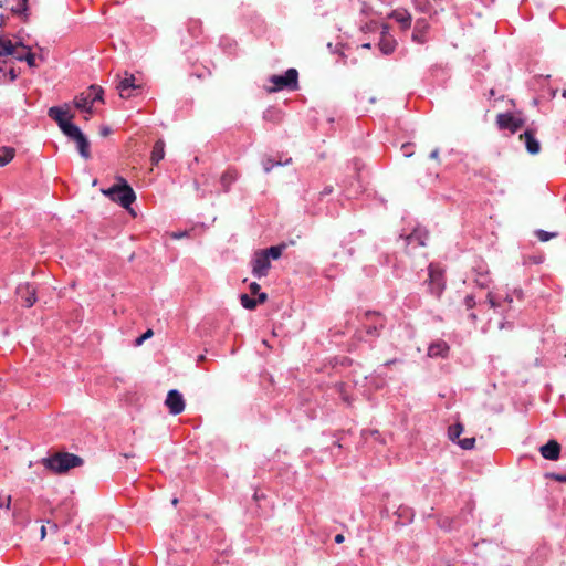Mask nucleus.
Wrapping results in <instances>:
<instances>
[{
  "label": "nucleus",
  "mask_w": 566,
  "mask_h": 566,
  "mask_svg": "<svg viewBox=\"0 0 566 566\" xmlns=\"http://www.w3.org/2000/svg\"><path fill=\"white\" fill-rule=\"evenodd\" d=\"M108 132H109V129H108V128H104V129L102 130V134H103V135H107V134H108Z\"/></svg>",
  "instance_id": "5fc2aeb1"
},
{
  "label": "nucleus",
  "mask_w": 566,
  "mask_h": 566,
  "mask_svg": "<svg viewBox=\"0 0 566 566\" xmlns=\"http://www.w3.org/2000/svg\"><path fill=\"white\" fill-rule=\"evenodd\" d=\"M463 303H464L467 310H472L476 305L474 295H472V294L467 295L464 297Z\"/></svg>",
  "instance_id": "c9c22d12"
},
{
  "label": "nucleus",
  "mask_w": 566,
  "mask_h": 566,
  "mask_svg": "<svg viewBox=\"0 0 566 566\" xmlns=\"http://www.w3.org/2000/svg\"><path fill=\"white\" fill-rule=\"evenodd\" d=\"M116 181L117 182L115 185L108 189H103L102 192L112 201L120 205L125 209H128L136 200V195L123 177H117Z\"/></svg>",
  "instance_id": "f03ea898"
},
{
  "label": "nucleus",
  "mask_w": 566,
  "mask_h": 566,
  "mask_svg": "<svg viewBox=\"0 0 566 566\" xmlns=\"http://www.w3.org/2000/svg\"><path fill=\"white\" fill-rule=\"evenodd\" d=\"M65 136L76 144V148L84 159L91 157L90 142L78 126L74 125Z\"/></svg>",
  "instance_id": "6e6552de"
},
{
  "label": "nucleus",
  "mask_w": 566,
  "mask_h": 566,
  "mask_svg": "<svg viewBox=\"0 0 566 566\" xmlns=\"http://www.w3.org/2000/svg\"><path fill=\"white\" fill-rule=\"evenodd\" d=\"M269 82L272 84L266 87L269 93L282 90L294 91L298 86V72L296 69H289L284 74L270 76Z\"/></svg>",
  "instance_id": "20e7f679"
},
{
  "label": "nucleus",
  "mask_w": 566,
  "mask_h": 566,
  "mask_svg": "<svg viewBox=\"0 0 566 566\" xmlns=\"http://www.w3.org/2000/svg\"><path fill=\"white\" fill-rule=\"evenodd\" d=\"M18 61H25L27 64L30 67H35V55L31 52V49L29 48L28 51L24 53V55H19Z\"/></svg>",
  "instance_id": "c756f323"
},
{
  "label": "nucleus",
  "mask_w": 566,
  "mask_h": 566,
  "mask_svg": "<svg viewBox=\"0 0 566 566\" xmlns=\"http://www.w3.org/2000/svg\"><path fill=\"white\" fill-rule=\"evenodd\" d=\"M390 18L400 25L401 30H408L411 27L412 17L405 9H397L392 11Z\"/></svg>",
  "instance_id": "a211bd4d"
},
{
  "label": "nucleus",
  "mask_w": 566,
  "mask_h": 566,
  "mask_svg": "<svg viewBox=\"0 0 566 566\" xmlns=\"http://www.w3.org/2000/svg\"><path fill=\"white\" fill-rule=\"evenodd\" d=\"M116 87L122 98H129L134 91L139 90V86L135 83V76L128 73H125V77L119 80Z\"/></svg>",
  "instance_id": "4468645a"
},
{
  "label": "nucleus",
  "mask_w": 566,
  "mask_h": 566,
  "mask_svg": "<svg viewBox=\"0 0 566 566\" xmlns=\"http://www.w3.org/2000/svg\"><path fill=\"white\" fill-rule=\"evenodd\" d=\"M48 524H49V527H50L51 531H53V532L57 531V524L56 523L48 521Z\"/></svg>",
  "instance_id": "8fccbe9b"
},
{
  "label": "nucleus",
  "mask_w": 566,
  "mask_h": 566,
  "mask_svg": "<svg viewBox=\"0 0 566 566\" xmlns=\"http://www.w3.org/2000/svg\"><path fill=\"white\" fill-rule=\"evenodd\" d=\"M396 515L398 520L401 522V524H408L413 518V511L408 506L401 505L397 509Z\"/></svg>",
  "instance_id": "5701e85b"
},
{
  "label": "nucleus",
  "mask_w": 566,
  "mask_h": 566,
  "mask_svg": "<svg viewBox=\"0 0 566 566\" xmlns=\"http://www.w3.org/2000/svg\"><path fill=\"white\" fill-rule=\"evenodd\" d=\"M165 157V142L163 139H158L153 147L150 160L153 165H158L160 160Z\"/></svg>",
  "instance_id": "412c9836"
},
{
  "label": "nucleus",
  "mask_w": 566,
  "mask_h": 566,
  "mask_svg": "<svg viewBox=\"0 0 566 566\" xmlns=\"http://www.w3.org/2000/svg\"><path fill=\"white\" fill-rule=\"evenodd\" d=\"M463 432V426L458 422L449 427L448 437L452 442L460 440V436Z\"/></svg>",
  "instance_id": "b1692460"
},
{
  "label": "nucleus",
  "mask_w": 566,
  "mask_h": 566,
  "mask_svg": "<svg viewBox=\"0 0 566 566\" xmlns=\"http://www.w3.org/2000/svg\"><path fill=\"white\" fill-rule=\"evenodd\" d=\"M365 333L370 337H378L385 326V318L378 312L367 311L361 318Z\"/></svg>",
  "instance_id": "423d86ee"
},
{
  "label": "nucleus",
  "mask_w": 566,
  "mask_h": 566,
  "mask_svg": "<svg viewBox=\"0 0 566 566\" xmlns=\"http://www.w3.org/2000/svg\"><path fill=\"white\" fill-rule=\"evenodd\" d=\"M40 463L49 471L56 474H62L67 472L70 469L81 467L84 461L76 454L69 452H57L53 455L42 458Z\"/></svg>",
  "instance_id": "f257e3e1"
},
{
  "label": "nucleus",
  "mask_w": 566,
  "mask_h": 566,
  "mask_svg": "<svg viewBox=\"0 0 566 566\" xmlns=\"http://www.w3.org/2000/svg\"><path fill=\"white\" fill-rule=\"evenodd\" d=\"M292 163V158H287L285 161H274L273 159L271 158H266L264 161H263V169L265 172H270L275 166H284V165H289Z\"/></svg>",
  "instance_id": "393cba45"
},
{
  "label": "nucleus",
  "mask_w": 566,
  "mask_h": 566,
  "mask_svg": "<svg viewBox=\"0 0 566 566\" xmlns=\"http://www.w3.org/2000/svg\"><path fill=\"white\" fill-rule=\"evenodd\" d=\"M430 158L434 160L439 159V148H436L430 153Z\"/></svg>",
  "instance_id": "49530a36"
},
{
  "label": "nucleus",
  "mask_w": 566,
  "mask_h": 566,
  "mask_svg": "<svg viewBox=\"0 0 566 566\" xmlns=\"http://www.w3.org/2000/svg\"><path fill=\"white\" fill-rule=\"evenodd\" d=\"M541 455L551 461H556L560 455V446L556 440H549L539 449Z\"/></svg>",
  "instance_id": "dca6fc26"
},
{
  "label": "nucleus",
  "mask_w": 566,
  "mask_h": 566,
  "mask_svg": "<svg viewBox=\"0 0 566 566\" xmlns=\"http://www.w3.org/2000/svg\"><path fill=\"white\" fill-rule=\"evenodd\" d=\"M488 303L490 304V306L492 308H497L501 305L500 301L497 300V297H495L492 293L488 294Z\"/></svg>",
  "instance_id": "58836bf2"
},
{
  "label": "nucleus",
  "mask_w": 566,
  "mask_h": 566,
  "mask_svg": "<svg viewBox=\"0 0 566 566\" xmlns=\"http://www.w3.org/2000/svg\"><path fill=\"white\" fill-rule=\"evenodd\" d=\"M249 289H250V292H251L252 294H258V293H260V289H261V286H260V284H258L256 282H252V283L250 284Z\"/></svg>",
  "instance_id": "37998d69"
},
{
  "label": "nucleus",
  "mask_w": 566,
  "mask_h": 566,
  "mask_svg": "<svg viewBox=\"0 0 566 566\" xmlns=\"http://www.w3.org/2000/svg\"><path fill=\"white\" fill-rule=\"evenodd\" d=\"M241 305L247 310H254L258 305L255 298L250 297L248 294H242L240 296Z\"/></svg>",
  "instance_id": "cd10ccee"
},
{
  "label": "nucleus",
  "mask_w": 566,
  "mask_h": 566,
  "mask_svg": "<svg viewBox=\"0 0 566 566\" xmlns=\"http://www.w3.org/2000/svg\"><path fill=\"white\" fill-rule=\"evenodd\" d=\"M263 118L271 122H280L282 116L281 113L274 108H269L263 113Z\"/></svg>",
  "instance_id": "c85d7f7f"
},
{
  "label": "nucleus",
  "mask_w": 566,
  "mask_h": 566,
  "mask_svg": "<svg viewBox=\"0 0 566 566\" xmlns=\"http://www.w3.org/2000/svg\"><path fill=\"white\" fill-rule=\"evenodd\" d=\"M17 295L21 298V303L25 307H31L36 302V289L33 284H19L17 287Z\"/></svg>",
  "instance_id": "ddd939ff"
},
{
  "label": "nucleus",
  "mask_w": 566,
  "mask_h": 566,
  "mask_svg": "<svg viewBox=\"0 0 566 566\" xmlns=\"http://www.w3.org/2000/svg\"><path fill=\"white\" fill-rule=\"evenodd\" d=\"M514 297L522 300L523 298V291L520 289H515L512 294H506L504 297V301L509 304H511L514 300Z\"/></svg>",
  "instance_id": "473e14b6"
},
{
  "label": "nucleus",
  "mask_w": 566,
  "mask_h": 566,
  "mask_svg": "<svg viewBox=\"0 0 566 566\" xmlns=\"http://www.w3.org/2000/svg\"><path fill=\"white\" fill-rule=\"evenodd\" d=\"M11 506V496H6V497H2L0 495V509H6V510H9Z\"/></svg>",
  "instance_id": "a19ab883"
},
{
  "label": "nucleus",
  "mask_w": 566,
  "mask_h": 566,
  "mask_svg": "<svg viewBox=\"0 0 566 566\" xmlns=\"http://www.w3.org/2000/svg\"><path fill=\"white\" fill-rule=\"evenodd\" d=\"M428 272V291L431 295L439 298L446 289L444 272L439 265L433 263L429 265Z\"/></svg>",
  "instance_id": "39448f33"
},
{
  "label": "nucleus",
  "mask_w": 566,
  "mask_h": 566,
  "mask_svg": "<svg viewBox=\"0 0 566 566\" xmlns=\"http://www.w3.org/2000/svg\"><path fill=\"white\" fill-rule=\"evenodd\" d=\"M332 192H333V187L332 186H326L322 190L321 196L324 197V196L331 195Z\"/></svg>",
  "instance_id": "a18cd8bd"
},
{
  "label": "nucleus",
  "mask_w": 566,
  "mask_h": 566,
  "mask_svg": "<svg viewBox=\"0 0 566 566\" xmlns=\"http://www.w3.org/2000/svg\"><path fill=\"white\" fill-rule=\"evenodd\" d=\"M536 235H537V238H538L541 241L546 242V241H548L551 238L555 237V235H556V233L547 232V231H545V230H538V231L536 232Z\"/></svg>",
  "instance_id": "72a5a7b5"
},
{
  "label": "nucleus",
  "mask_w": 566,
  "mask_h": 566,
  "mask_svg": "<svg viewBox=\"0 0 566 566\" xmlns=\"http://www.w3.org/2000/svg\"><path fill=\"white\" fill-rule=\"evenodd\" d=\"M187 234V232H175L171 234L174 239H180L184 238Z\"/></svg>",
  "instance_id": "de8ad7c7"
},
{
  "label": "nucleus",
  "mask_w": 566,
  "mask_h": 566,
  "mask_svg": "<svg viewBox=\"0 0 566 566\" xmlns=\"http://www.w3.org/2000/svg\"><path fill=\"white\" fill-rule=\"evenodd\" d=\"M469 318H470L473 323H475V322H476V319H478V316H476V314H475V313H471V314H469Z\"/></svg>",
  "instance_id": "3c124183"
},
{
  "label": "nucleus",
  "mask_w": 566,
  "mask_h": 566,
  "mask_svg": "<svg viewBox=\"0 0 566 566\" xmlns=\"http://www.w3.org/2000/svg\"><path fill=\"white\" fill-rule=\"evenodd\" d=\"M45 535H46V526L43 525L41 527V538L43 539L45 537Z\"/></svg>",
  "instance_id": "603ef678"
},
{
  "label": "nucleus",
  "mask_w": 566,
  "mask_h": 566,
  "mask_svg": "<svg viewBox=\"0 0 566 566\" xmlns=\"http://www.w3.org/2000/svg\"><path fill=\"white\" fill-rule=\"evenodd\" d=\"M165 406L169 410V413L177 416L180 415L186 407L185 399L182 395L177 389H171L168 391Z\"/></svg>",
  "instance_id": "f8f14e48"
},
{
  "label": "nucleus",
  "mask_w": 566,
  "mask_h": 566,
  "mask_svg": "<svg viewBox=\"0 0 566 566\" xmlns=\"http://www.w3.org/2000/svg\"><path fill=\"white\" fill-rule=\"evenodd\" d=\"M496 124L500 129L514 134L524 125V120L511 113H501L496 116Z\"/></svg>",
  "instance_id": "9b49d317"
},
{
  "label": "nucleus",
  "mask_w": 566,
  "mask_h": 566,
  "mask_svg": "<svg viewBox=\"0 0 566 566\" xmlns=\"http://www.w3.org/2000/svg\"><path fill=\"white\" fill-rule=\"evenodd\" d=\"M48 115L50 118L57 123L60 129L64 135L75 125L71 122L74 115L69 114V104H65L64 107H50L48 111Z\"/></svg>",
  "instance_id": "0eeeda50"
},
{
  "label": "nucleus",
  "mask_w": 566,
  "mask_h": 566,
  "mask_svg": "<svg viewBox=\"0 0 566 566\" xmlns=\"http://www.w3.org/2000/svg\"><path fill=\"white\" fill-rule=\"evenodd\" d=\"M427 239L428 231L424 228L417 227L402 239L407 253H410L412 249L426 245Z\"/></svg>",
  "instance_id": "1a4fd4ad"
},
{
  "label": "nucleus",
  "mask_w": 566,
  "mask_h": 566,
  "mask_svg": "<svg viewBox=\"0 0 566 566\" xmlns=\"http://www.w3.org/2000/svg\"><path fill=\"white\" fill-rule=\"evenodd\" d=\"M457 443L463 449V450H471L474 448L475 439L474 438H464L457 441Z\"/></svg>",
  "instance_id": "7c9ffc66"
},
{
  "label": "nucleus",
  "mask_w": 566,
  "mask_h": 566,
  "mask_svg": "<svg viewBox=\"0 0 566 566\" xmlns=\"http://www.w3.org/2000/svg\"><path fill=\"white\" fill-rule=\"evenodd\" d=\"M11 78L14 80L15 78V74L13 73V71H11Z\"/></svg>",
  "instance_id": "6e6d98bb"
},
{
  "label": "nucleus",
  "mask_w": 566,
  "mask_h": 566,
  "mask_svg": "<svg viewBox=\"0 0 566 566\" xmlns=\"http://www.w3.org/2000/svg\"><path fill=\"white\" fill-rule=\"evenodd\" d=\"M178 503V500L177 499H174L172 500V504L176 505Z\"/></svg>",
  "instance_id": "4d7b16f0"
},
{
  "label": "nucleus",
  "mask_w": 566,
  "mask_h": 566,
  "mask_svg": "<svg viewBox=\"0 0 566 566\" xmlns=\"http://www.w3.org/2000/svg\"><path fill=\"white\" fill-rule=\"evenodd\" d=\"M475 283H476V285H479L482 289L486 287L489 284L488 275L481 274L479 277L475 279Z\"/></svg>",
  "instance_id": "4c0bfd02"
},
{
  "label": "nucleus",
  "mask_w": 566,
  "mask_h": 566,
  "mask_svg": "<svg viewBox=\"0 0 566 566\" xmlns=\"http://www.w3.org/2000/svg\"><path fill=\"white\" fill-rule=\"evenodd\" d=\"M13 157H14V149L4 147L2 149V154H0V167H3L7 164H9L13 159Z\"/></svg>",
  "instance_id": "a878e982"
},
{
  "label": "nucleus",
  "mask_w": 566,
  "mask_h": 566,
  "mask_svg": "<svg viewBox=\"0 0 566 566\" xmlns=\"http://www.w3.org/2000/svg\"><path fill=\"white\" fill-rule=\"evenodd\" d=\"M238 179V172L234 169H227L220 177V185L223 192H229L232 184Z\"/></svg>",
  "instance_id": "aec40b11"
},
{
  "label": "nucleus",
  "mask_w": 566,
  "mask_h": 566,
  "mask_svg": "<svg viewBox=\"0 0 566 566\" xmlns=\"http://www.w3.org/2000/svg\"><path fill=\"white\" fill-rule=\"evenodd\" d=\"M287 248L286 243H280L277 245H272L268 249L261 250L268 259L271 260H277L281 258L284 250Z\"/></svg>",
  "instance_id": "4be33fe9"
},
{
  "label": "nucleus",
  "mask_w": 566,
  "mask_h": 566,
  "mask_svg": "<svg viewBox=\"0 0 566 566\" xmlns=\"http://www.w3.org/2000/svg\"><path fill=\"white\" fill-rule=\"evenodd\" d=\"M520 139L525 143L526 149L530 154L536 155L541 150L539 142L535 138V132L527 128L523 134L520 135Z\"/></svg>",
  "instance_id": "2eb2a0df"
},
{
  "label": "nucleus",
  "mask_w": 566,
  "mask_h": 566,
  "mask_svg": "<svg viewBox=\"0 0 566 566\" xmlns=\"http://www.w3.org/2000/svg\"><path fill=\"white\" fill-rule=\"evenodd\" d=\"M103 94L104 91L101 86L91 85L87 91L82 92L74 97V106L78 111L91 115L94 103L97 101L103 102Z\"/></svg>",
  "instance_id": "7ed1b4c3"
},
{
  "label": "nucleus",
  "mask_w": 566,
  "mask_h": 566,
  "mask_svg": "<svg viewBox=\"0 0 566 566\" xmlns=\"http://www.w3.org/2000/svg\"><path fill=\"white\" fill-rule=\"evenodd\" d=\"M344 539H345V537H344V535H343V534H337V535L335 536V542H336L337 544L343 543V542H344Z\"/></svg>",
  "instance_id": "09e8293b"
},
{
  "label": "nucleus",
  "mask_w": 566,
  "mask_h": 566,
  "mask_svg": "<svg viewBox=\"0 0 566 566\" xmlns=\"http://www.w3.org/2000/svg\"><path fill=\"white\" fill-rule=\"evenodd\" d=\"M429 28V23L426 20H417L412 31V41L419 44L426 43Z\"/></svg>",
  "instance_id": "f3484780"
},
{
  "label": "nucleus",
  "mask_w": 566,
  "mask_h": 566,
  "mask_svg": "<svg viewBox=\"0 0 566 566\" xmlns=\"http://www.w3.org/2000/svg\"><path fill=\"white\" fill-rule=\"evenodd\" d=\"M547 476L554 481L566 483V474L553 472V473H549Z\"/></svg>",
  "instance_id": "ea45409f"
},
{
  "label": "nucleus",
  "mask_w": 566,
  "mask_h": 566,
  "mask_svg": "<svg viewBox=\"0 0 566 566\" xmlns=\"http://www.w3.org/2000/svg\"><path fill=\"white\" fill-rule=\"evenodd\" d=\"M395 46H396L395 42L389 39H382L379 42V49L384 54L392 53L395 51Z\"/></svg>",
  "instance_id": "bb28decb"
},
{
  "label": "nucleus",
  "mask_w": 566,
  "mask_h": 566,
  "mask_svg": "<svg viewBox=\"0 0 566 566\" xmlns=\"http://www.w3.org/2000/svg\"><path fill=\"white\" fill-rule=\"evenodd\" d=\"M256 295H258V298L255 301L258 302V304H262L268 300V294L264 292H260Z\"/></svg>",
  "instance_id": "c03bdc74"
},
{
  "label": "nucleus",
  "mask_w": 566,
  "mask_h": 566,
  "mask_svg": "<svg viewBox=\"0 0 566 566\" xmlns=\"http://www.w3.org/2000/svg\"><path fill=\"white\" fill-rule=\"evenodd\" d=\"M252 274L256 279H262L268 275L271 268V261L261 251H256L251 260Z\"/></svg>",
  "instance_id": "9d476101"
},
{
  "label": "nucleus",
  "mask_w": 566,
  "mask_h": 566,
  "mask_svg": "<svg viewBox=\"0 0 566 566\" xmlns=\"http://www.w3.org/2000/svg\"><path fill=\"white\" fill-rule=\"evenodd\" d=\"M412 145L411 144H403L401 146V151L406 157H410L412 155Z\"/></svg>",
  "instance_id": "79ce46f5"
},
{
  "label": "nucleus",
  "mask_w": 566,
  "mask_h": 566,
  "mask_svg": "<svg viewBox=\"0 0 566 566\" xmlns=\"http://www.w3.org/2000/svg\"><path fill=\"white\" fill-rule=\"evenodd\" d=\"M29 46L24 45L22 42H15V53L11 54L10 56L18 60L19 55H24V53L28 51Z\"/></svg>",
  "instance_id": "2f4dec72"
},
{
  "label": "nucleus",
  "mask_w": 566,
  "mask_h": 566,
  "mask_svg": "<svg viewBox=\"0 0 566 566\" xmlns=\"http://www.w3.org/2000/svg\"><path fill=\"white\" fill-rule=\"evenodd\" d=\"M450 347L444 340L432 343L428 348V356L430 357H446Z\"/></svg>",
  "instance_id": "6ab92c4d"
},
{
  "label": "nucleus",
  "mask_w": 566,
  "mask_h": 566,
  "mask_svg": "<svg viewBox=\"0 0 566 566\" xmlns=\"http://www.w3.org/2000/svg\"><path fill=\"white\" fill-rule=\"evenodd\" d=\"M562 95H563V97L566 98V90L563 91Z\"/></svg>",
  "instance_id": "13d9d810"
},
{
  "label": "nucleus",
  "mask_w": 566,
  "mask_h": 566,
  "mask_svg": "<svg viewBox=\"0 0 566 566\" xmlns=\"http://www.w3.org/2000/svg\"><path fill=\"white\" fill-rule=\"evenodd\" d=\"M396 361H397V359H391V360H388L385 365H391V364H394Z\"/></svg>",
  "instance_id": "864d4df0"
},
{
  "label": "nucleus",
  "mask_w": 566,
  "mask_h": 566,
  "mask_svg": "<svg viewBox=\"0 0 566 566\" xmlns=\"http://www.w3.org/2000/svg\"><path fill=\"white\" fill-rule=\"evenodd\" d=\"M28 10V0H19V3L12 8L15 13H23Z\"/></svg>",
  "instance_id": "f704fd0d"
},
{
  "label": "nucleus",
  "mask_w": 566,
  "mask_h": 566,
  "mask_svg": "<svg viewBox=\"0 0 566 566\" xmlns=\"http://www.w3.org/2000/svg\"><path fill=\"white\" fill-rule=\"evenodd\" d=\"M153 334L154 333L151 329H147L142 336L136 338L135 345L140 346L146 339L150 338L153 336Z\"/></svg>",
  "instance_id": "e433bc0d"
}]
</instances>
